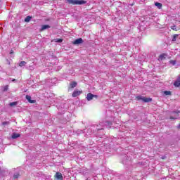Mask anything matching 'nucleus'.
Masks as SVG:
<instances>
[{
	"label": "nucleus",
	"mask_w": 180,
	"mask_h": 180,
	"mask_svg": "<svg viewBox=\"0 0 180 180\" xmlns=\"http://www.w3.org/2000/svg\"><path fill=\"white\" fill-rule=\"evenodd\" d=\"M70 5H85L86 1L84 0H67Z\"/></svg>",
	"instance_id": "1"
},
{
	"label": "nucleus",
	"mask_w": 180,
	"mask_h": 180,
	"mask_svg": "<svg viewBox=\"0 0 180 180\" xmlns=\"http://www.w3.org/2000/svg\"><path fill=\"white\" fill-rule=\"evenodd\" d=\"M136 101H143V102L145 103H148V102H152L153 99L150 98H146V97H143L141 96H137L136 97Z\"/></svg>",
	"instance_id": "2"
},
{
	"label": "nucleus",
	"mask_w": 180,
	"mask_h": 180,
	"mask_svg": "<svg viewBox=\"0 0 180 180\" xmlns=\"http://www.w3.org/2000/svg\"><path fill=\"white\" fill-rule=\"evenodd\" d=\"M94 98H96V99H98V95H94L91 93L87 94V96H86L87 101H92Z\"/></svg>",
	"instance_id": "3"
},
{
	"label": "nucleus",
	"mask_w": 180,
	"mask_h": 180,
	"mask_svg": "<svg viewBox=\"0 0 180 180\" xmlns=\"http://www.w3.org/2000/svg\"><path fill=\"white\" fill-rule=\"evenodd\" d=\"M81 94H82V91L75 90L73 91L72 96V98H77V96H79Z\"/></svg>",
	"instance_id": "4"
},
{
	"label": "nucleus",
	"mask_w": 180,
	"mask_h": 180,
	"mask_svg": "<svg viewBox=\"0 0 180 180\" xmlns=\"http://www.w3.org/2000/svg\"><path fill=\"white\" fill-rule=\"evenodd\" d=\"M77 85H78V83L75 81L72 82L68 87V91H70V89H72V88H75L77 86Z\"/></svg>",
	"instance_id": "5"
},
{
	"label": "nucleus",
	"mask_w": 180,
	"mask_h": 180,
	"mask_svg": "<svg viewBox=\"0 0 180 180\" xmlns=\"http://www.w3.org/2000/svg\"><path fill=\"white\" fill-rule=\"evenodd\" d=\"M25 98L28 101L29 103H36V100H32V96L26 95Z\"/></svg>",
	"instance_id": "6"
},
{
	"label": "nucleus",
	"mask_w": 180,
	"mask_h": 180,
	"mask_svg": "<svg viewBox=\"0 0 180 180\" xmlns=\"http://www.w3.org/2000/svg\"><path fill=\"white\" fill-rule=\"evenodd\" d=\"M72 43L73 44H82V43H84V40L82 39V38H79L75 40Z\"/></svg>",
	"instance_id": "7"
},
{
	"label": "nucleus",
	"mask_w": 180,
	"mask_h": 180,
	"mask_svg": "<svg viewBox=\"0 0 180 180\" xmlns=\"http://www.w3.org/2000/svg\"><path fill=\"white\" fill-rule=\"evenodd\" d=\"M55 178H56V179H60V180L63 179V174L61 173L58 172H57L56 173Z\"/></svg>",
	"instance_id": "8"
},
{
	"label": "nucleus",
	"mask_w": 180,
	"mask_h": 180,
	"mask_svg": "<svg viewBox=\"0 0 180 180\" xmlns=\"http://www.w3.org/2000/svg\"><path fill=\"white\" fill-rule=\"evenodd\" d=\"M167 56L168 55H167V53H162L159 56V60H161V61H162V60H165V58L167 57Z\"/></svg>",
	"instance_id": "9"
},
{
	"label": "nucleus",
	"mask_w": 180,
	"mask_h": 180,
	"mask_svg": "<svg viewBox=\"0 0 180 180\" xmlns=\"http://www.w3.org/2000/svg\"><path fill=\"white\" fill-rule=\"evenodd\" d=\"M19 137H20V134L18 133H13L11 136V139H18Z\"/></svg>",
	"instance_id": "10"
},
{
	"label": "nucleus",
	"mask_w": 180,
	"mask_h": 180,
	"mask_svg": "<svg viewBox=\"0 0 180 180\" xmlns=\"http://www.w3.org/2000/svg\"><path fill=\"white\" fill-rule=\"evenodd\" d=\"M46 29H50V25H42L41 28V32H43V30H46Z\"/></svg>",
	"instance_id": "11"
},
{
	"label": "nucleus",
	"mask_w": 180,
	"mask_h": 180,
	"mask_svg": "<svg viewBox=\"0 0 180 180\" xmlns=\"http://www.w3.org/2000/svg\"><path fill=\"white\" fill-rule=\"evenodd\" d=\"M155 6H157L158 9H162V4L156 2L155 3Z\"/></svg>",
	"instance_id": "12"
},
{
	"label": "nucleus",
	"mask_w": 180,
	"mask_h": 180,
	"mask_svg": "<svg viewBox=\"0 0 180 180\" xmlns=\"http://www.w3.org/2000/svg\"><path fill=\"white\" fill-rule=\"evenodd\" d=\"M172 30H174L175 32H178L179 30V28L176 27V25H172L171 26Z\"/></svg>",
	"instance_id": "13"
},
{
	"label": "nucleus",
	"mask_w": 180,
	"mask_h": 180,
	"mask_svg": "<svg viewBox=\"0 0 180 180\" xmlns=\"http://www.w3.org/2000/svg\"><path fill=\"white\" fill-rule=\"evenodd\" d=\"M27 63L25 60H22L21 62H20L19 63V67H25V65H26Z\"/></svg>",
	"instance_id": "14"
},
{
	"label": "nucleus",
	"mask_w": 180,
	"mask_h": 180,
	"mask_svg": "<svg viewBox=\"0 0 180 180\" xmlns=\"http://www.w3.org/2000/svg\"><path fill=\"white\" fill-rule=\"evenodd\" d=\"M53 41H55V43H63V39H55Z\"/></svg>",
	"instance_id": "15"
},
{
	"label": "nucleus",
	"mask_w": 180,
	"mask_h": 180,
	"mask_svg": "<svg viewBox=\"0 0 180 180\" xmlns=\"http://www.w3.org/2000/svg\"><path fill=\"white\" fill-rule=\"evenodd\" d=\"M178 36H179V34H174L172 38V41H176V39H178Z\"/></svg>",
	"instance_id": "16"
},
{
	"label": "nucleus",
	"mask_w": 180,
	"mask_h": 180,
	"mask_svg": "<svg viewBox=\"0 0 180 180\" xmlns=\"http://www.w3.org/2000/svg\"><path fill=\"white\" fill-rule=\"evenodd\" d=\"M32 19V17L28 15L25 18V22H30V20Z\"/></svg>",
	"instance_id": "17"
},
{
	"label": "nucleus",
	"mask_w": 180,
	"mask_h": 180,
	"mask_svg": "<svg viewBox=\"0 0 180 180\" xmlns=\"http://www.w3.org/2000/svg\"><path fill=\"white\" fill-rule=\"evenodd\" d=\"M164 94H165V95H166V96L172 95V93L171 92V91H164Z\"/></svg>",
	"instance_id": "18"
},
{
	"label": "nucleus",
	"mask_w": 180,
	"mask_h": 180,
	"mask_svg": "<svg viewBox=\"0 0 180 180\" xmlns=\"http://www.w3.org/2000/svg\"><path fill=\"white\" fill-rule=\"evenodd\" d=\"M10 106H16V105H18V101H14L12 103H10Z\"/></svg>",
	"instance_id": "19"
},
{
	"label": "nucleus",
	"mask_w": 180,
	"mask_h": 180,
	"mask_svg": "<svg viewBox=\"0 0 180 180\" xmlns=\"http://www.w3.org/2000/svg\"><path fill=\"white\" fill-rule=\"evenodd\" d=\"M169 63L170 64H172V65H175V64H176V60H171Z\"/></svg>",
	"instance_id": "20"
},
{
	"label": "nucleus",
	"mask_w": 180,
	"mask_h": 180,
	"mask_svg": "<svg viewBox=\"0 0 180 180\" xmlns=\"http://www.w3.org/2000/svg\"><path fill=\"white\" fill-rule=\"evenodd\" d=\"M2 126H6L8 124H10V122H4L1 123Z\"/></svg>",
	"instance_id": "21"
},
{
	"label": "nucleus",
	"mask_w": 180,
	"mask_h": 180,
	"mask_svg": "<svg viewBox=\"0 0 180 180\" xmlns=\"http://www.w3.org/2000/svg\"><path fill=\"white\" fill-rule=\"evenodd\" d=\"M18 178H19V174H15L14 175V179H16Z\"/></svg>",
	"instance_id": "22"
},
{
	"label": "nucleus",
	"mask_w": 180,
	"mask_h": 180,
	"mask_svg": "<svg viewBox=\"0 0 180 180\" xmlns=\"http://www.w3.org/2000/svg\"><path fill=\"white\" fill-rule=\"evenodd\" d=\"M175 119H176V117H172V116L170 117V120H175Z\"/></svg>",
	"instance_id": "23"
},
{
	"label": "nucleus",
	"mask_w": 180,
	"mask_h": 180,
	"mask_svg": "<svg viewBox=\"0 0 180 180\" xmlns=\"http://www.w3.org/2000/svg\"><path fill=\"white\" fill-rule=\"evenodd\" d=\"M4 91H8V86H5Z\"/></svg>",
	"instance_id": "24"
},
{
	"label": "nucleus",
	"mask_w": 180,
	"mask_h": 180,
	"mask_svg": "<svg viewBox=\"0 0 180 180\" xmlns=\"http://www.w3.org/2000/svg\"><path fill=\"white\" fill-rule=\"evenodd\" d=\"M10 54H13V50H11Z\"/></svg>",
	"instance_id": "25"
},
{
	"label": "nucleus",
	"mask_w": 180,
	"mask_h": 180,
	"mask_svg": "<svg viewBox=\"0 0 180 180\" xmlns=\"http://www.w3.org/2000/svg\"><path fill=\"white\" fill-rule=\"evenodd\" d=\"M165 158H167V157H165V156L162 157V160H165Z\"/></svg>",
	"instance_id": "26"
},
{
	"label": "nucleus",
	"mask_w": 180,
	"mask_h": 180,
	"mask_svg": "<svg viewBox=\"0 0 180 180\" xmlns=\"http://www.w3.org/2000/svg\"><path fill=\"white\" fill-rule=\"evenodd\" d=\"M177 129H180V124L177 126Z\"/></svg>",
	"instance_id": "27"
},
{
	"label": "nucleus",
	"mask_w": 180,
	"mask_h": 180,
	"mask_svg": "<svg viewBox=\"0 0 180 180\" xmlns=\"http://www.w3.org/2000/svg\"><path fill=\"white\" fill-rule=\"evenodd\" d=\"M12 81H13V82L16 81V79H13Z\"/></svg>",
	"instance_id": "28"
},
{
	"label": "nucleus",
	"mask_w": 180,
	"mask_h": 180,
	"mask_svg": "<svg viewBox=\"0 0 180 180\" xmlns=\"http://www.w3.org/2000/svg\"><path fill=\"white\" fill-rule=\"evenodd\" d=\"M108 124H112V123H111V122H108Z\"/></svg>",
	"instance_id": "29"
},
{
	"label": "nucleus",
	"mask_w": 180,
	"mask_h": 180,
	"mask_svg": "<svg viewBox=\"0 0 180 180\" xmlns=\"http://www.w3.org/2000/svg\"><path fill=\"white\" fill-rule=\"evenodd\" d=\"M0 171H1V167H0Z\"/></svg>",
	"instance_id": "30"
},
{
	"label": "nucleus",
	"mask_w": 180,
	"mask_h": 180,
	"mask_svg": "<svg viewBox=\"0 0 180 180\" xmlns=\"http://www.w3.org/2000/svg\"><path fill=\"white\" fill-rule=\"evenodd\" d=\"M0 2H1V0H0Z\"/></svg>",
	"instance_id": "31"
}]
</instances>
